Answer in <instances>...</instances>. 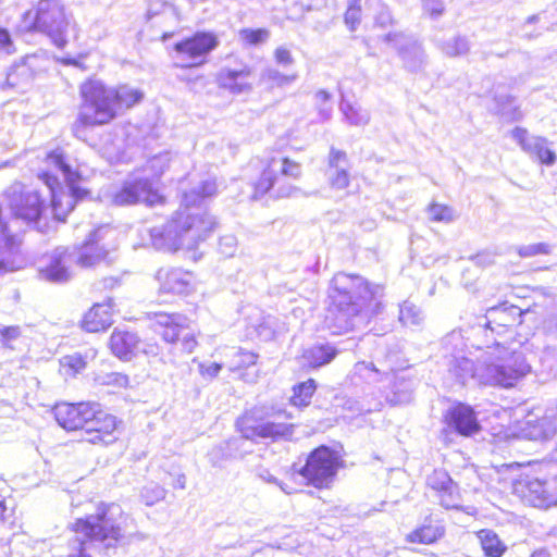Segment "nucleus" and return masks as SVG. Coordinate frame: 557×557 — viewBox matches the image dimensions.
Listing matches in <instances>:
<instances>
[{
	"label": "nucleus",
	"mask_w": 557,
	"mask_h": 557,
	"mask_svg": "<svg viewBox=\"0 0 557 557\" xmlns=\"http://www.w3.org/2000/svg\"><path fill=\"white\" fill-rule=\"evenodd\" d=\"M519 436L541 443L555 441L554 458L557 460V414L553 410L537 408L529 412L519 428Z\"/></svg>",
	"instance_id": "11"
},
{
	"label": "nucleus",
	"mask_w": 557,
	"mask_h": 557,
	"mask_svg": "<svg viewBox=\"0 0 557 557\" xmlns=\"http://www.w3.org/2000/svg\"><path fill=\"white\" fill-rule=\"evenodd\" d=\"M25 32L46 34L52 42L63 48L67 44L70 16L61 0H38L22 16Z\"/></svg>",
	"instance_id": "5"
},
{
	"label": "nucleus",
	"mask_w": 557,
	"mask_h": 557,
	"mask_svg": "<svg viewBox=\"0 0 557 557\" xmlns=\"http://www.w3.org/2000/svg\"><path fill=\"white\" fill-rule=\"evenodd\" d=\"M174 487L184 490L186 487V476L185 474H178L174 482Z\"/></svg>",
	"instance_id": "58"
},
{
	"label": "nucleus",
	"mask_w": 557,
	"mask_h": 557,
	"mask_svg": "<svg viewBox=\"0 0 557 557\" xmlns=\"http://www.w3.org/2000/svg\"><path fill=\"white\" fill-rule=\"evenodd\" d=\"M42 162L47 166L60 170L65 176L67 190L64 189L59 177L50 171L44 170L37 175L50 191L49 207L53 218L64 222L76 205L89 197L90 191L81 185L83 176L78 171L71 169L69 157L62 148L48 151Z\"/></svg>",
	"instance_id": "2"
},
{
	"label": "nucleus",
	"mask_w": 557,
	"mask_h": 557,
	"mask_svg": "<svg viewBox=\"0 0 557 557\" xmlns=\"http://www.w3.org/2000/svg\"><path fill=\"white\" fill-rule=\"evenodd\" d=\"M347 161V154L345 151L332 148L329 154V165L331 168H338L341 163Z\"/></svg>",
	"instance_id": "45"
},
{
	"label": "nucleus",
	"mask_w": 557,
	"mask_h": 557,
	"mask_svg": "<svg viewBox=\"0 0 557 557\" xmlns=\"http://www.w3.org/2000/svg\"><path fill=\"white\" fill-rule=\"evenodd\" d=\"M107 381L103 383L106 384H116L117 386H126L128 383V379L125 375H122L120 373H112L107 376Z\"/></svg>",
	"instance_id": "52"
},
{
	"label": "nucleus",
	"mask_w": 557,
	"mask_h": 557,
	"mask_svg": "<svg viewBox=\"0 0 557 557\" xmlns=\"http://www.w3.org/2000/svg\"><path fill=\"white\" fill-rule=\"evenodd\" d=\"M165 490L158 484L150 483L143 487L140 496L147 506H152L165 497Z\"/></svg>",
	"instance_id": "37"
},
{
	"label": "nucleus",
	"mask_w": 557,
	"mask_h": 557,
	"mask_svg": "<svg viewBox=\"0 0 557 557\" xmlns=\"http://www.w3.org/2000/svg\"><path fill=\"white\" fill-rule=\"evenodd\" d=\"M515 492L528 504L536 508L557 505V476L539 479L524 475L516 481Z\"/></svg>",
	"instance_id": "10"
},
{
	"label": "nucleus",
	"mask_w": 557,
	"mask_h": 557,
	"mask_svg": "<svg viewBox=\"0 0 557 557\" xmlns=\"http://www.w3.org/2000/svg\"><path fill=\"white\" fill-rule=\"evenodd\" d=\"M116 284H117L116 278H106V280L99 282V284L95 285V290L98 293H101L104 289L113 288Z\"/></svg>",
	"instance_id": "54"
},
{
	"label": "nucleus",
	"mask_w": 557,
	"mask_h": 557,
	"mask_svg": "<svg viewBox=\"0 0 557 557\" xmlns=\"http://www.w3.org/2000/svg\"><path fill=\"white\" fill-rule=\"evenodd\" d=\"M274 59L278 64L289 65L293 63L290 51L285 47H278L274 51Z\"/></svg>",
	"instance_id": "46"
},
{
	"label": "nucleus",
	"mask_w": 557,
	"mask_h": 557,
	"mask_svg": "<svg viewBox=\"0 0 557 557\" xmlns=\"http://www.w3.org/2000/svg\"><path fill=\"white\" fill-rule=\"evenodd\" d=\"M113 201L119 206L139 203V178L125 182L114 194Z\"/></svg>",
	"instance_id": "28"
},
{
	"label": "nucleus",
	"mask_w": 557,
	"mask_h": 557,
	"mask_svg": "<svg viewBox=\"0 0 557 557\" xmlns=\"http://www.w3.org/2000/svg\"><path fill=\"white\" fill-rule=\"evenodd\" d=\"M448 425L459 434L470 436L480 431V424L473 409L470 406L458 404L447 411Z\"/></svg>",
	"instance_id": "21"
},
{
	"label": "nucleus",
	"mask_w": 557,
	"mask_h": 557,
	"mask_svg": "<svg viewBox=\"0 0 557 557\" xmlns=\"http://www.w3.org/2000/svg\"><path fill=\"white\" fill-rule=\"evenodd\" d=\"M506 356L497 362L488 364H474L470 359L457 360V368L460 369L459 376L479 377L484 384L511 387L516 382L531 371V366L524 355L519 350H505Z\"/></svg>",
	"instance_id": "3"
},
{
	"label": "nucleus",
	"mask_w": 557,
	"mask_h": 557,
	"mask_svg": "<svg viewBox=\"0 0 557 557\" xmlns=\"http://www.w3.org/2000/svg\"><path fill=\"white\" fill-rule=\"evenodd\" d=\"M323 95V98H327L326 92H321Z\"/></svg>",
	"instance_id": "63"
},
{
	"label": "nucleus",
	"mask_w": 557,
	"mask_h": 557,
	"mask_svg": "<svg viewBox=\"0 0 557 557\" xmlns=\"http://www.w3.org/2000/svg\"><path fill=\"white\" fill-rule=\"evenodd\" d=\"M399 350H387L385 352L384 362L377 361L380 368L374 362H357L355 364V374L369 380L370 382H377L376 376L382 374L384 380L388 382V391H381L382 396L386 401L397 405L408 403L411 396L412 383L406 380L403 375L395 373L396 360L398 359Z\"/></svg>",
	"instance_id": "6"
},
{
	"label": "nucleus",
	"mask_w": 557,
	"mask_h": 557,
	"mask_svg": "<svg viewBox=\"0 0 557 557\" xmlns=\"http://www.w3.org/2000/svg\"><path fill=\"white\" fill-rule=\"evenodd\" d=\"M335 356L336 350H304L300 363L306 369H318L330 363Z\"/></svg>",
	"instance_id": "27"
},
{
	"label": "nucleus",
	"mask_w": 557,
	"mask_h": 557,
	"mask_svg": "<svg viewBox=\"0 0 557 557\" xmlns=\"http://www.w3.org/2000/svg\"><path fill=\"white\" fill-rule=\"evenodd\" d=\"M294 424L277 421L246 424L242 429L243 436L247 440L270 438L272 441H289L294 435Z\"/></svg>",
	"instance_id": "19"
},
{
	"label": "nucleus",
	"mask_w": 557,
	"mask_h": 557,
	"mask_svg": "<svg viewBox=\"0 0 557 557\" xmlns=\"http://www.w3.org/2000/svg\"><path fill=\"white\" fill-rule=\"evenodd\" d=\"M530 311L503 300L485 312V327L498 336L511 334L522 324L523 315Z\"/></svg>",
	"instance_id": "13"
},
{
	"label": "nucleus",
	"mask_w": 557,
	"mask_h": 557,
	"mask_svg": "<svg viewBox=\"0 0 557 557\" xmlns=\"http://www.w3.org/2000/svg\"><path fill=\"white\" fill-rule=\"evenodd\" d=\"M362 20L360 3H350L344 13V23L350 32L357 30Z\"/></svg>",
	"instance_id": "38"
},
{
	"label": "nucleus",
	"mask_w": 557,
	"mask_h": 557,
	"mask_svg": "<svg viewBox=\"0 0 557 557\" xmlns=\"http://www.w3.org/2000/svg\"><path fill=\"white\" fill-rule=\"evenodd\" d=\"M220 370H221V364L220 363H215V362H213V363H211L209 366H205V364L200 366L201 374L202 375H207L209 377L216 376Z\"/></svg>",
	"instance_id": "53"
},
{
	"label": "nucleus",
	"mask_w": 557,
	"mask_h": 557,
	"mask_svg": "<svg viewBox=\"0 0 557 557\" xmlns=\"http://www.w3.org/2000/svg\"><path fill=\"white\" fill-rule=\"evenodd\" d=\"M360 0H352V3H359Z\"/></svg>",
	"instance_id": "64"
},
{
	"label": "nucleus",
	"mask_w": 557,
	"mask_h": 557,
	"mask_svg": "<svg viewBox=\"0 0 557 557\" xmlns=\"http://www.w3.org/2000/svg\"><path fill=\"white\" fill-rule=\"evenodd\" d=\"M48 276L54 281H63L69 277V273L65 268L51 265L48 269Z\"/></svg>",
	"instance_id": "49"
},
{
	"label": "nucleus",
	"mask_w": 557,
	"mask_h": 557,
	"mask_svg": "<svg viewBox=\"0 0 557 557\" xmlns=\"http://www.w3.org/2000/svg\"><path fill=\"white\" fill-rule=\"evenodd\" d=\"M5 510H7V508L4 506V503L2 500H0V520H4Z\"/></svg>",
	"instance_id": "61"
},
{
	"label": "nucleus",
	"mask_w": 557,
	"mask_h": 557,
	"mask_svg": "<svg viewBox=\"0 0 557 557\" xmlns=\"http://www.w3.org/2000/svg\"><path fill=\"white\" fill-rule=\"evenodd\" d=\"M139 343V337L128 327H116L111 336L110 348H133Z\"/></svg>",
	"instance_id": "29"
},
{
	"label": "nucleus",
	"mask_w": 557,
	"mask_h": 557,
	"mask_svg": "<svg viewBox=\"0 0 557 557\" xmlns=\"http://www.w3.org/2000/svg\"><path fill=\"white\" fill-rule=\"evenodd\" d=\"M271 548L265 547L258 550H255L250 557H272L271 556Z\"/></svg>",
	"instance_id": "57"
},
{
	"label": "nucleus",
	"mask_w": 557,
	"mask_h": 557,
	"mask_svg": "<svg viewBox=\"0 0 557 557\" xmlns=\"http://www.w3.org/2000/svg\"><path fill=\"white\" fill-rule=\"evenodd\" d=\"M338 466L339 459L337 454L329 447L321 446L308 456L306 465L297 473L308 484L317 488H324L333 483Z\"/></svg>",
	"instance_id": "8"
},
{
	"label": "nucleus",
	"mask_w": 557,
	"mask_h": 557,
	"mask_svg": "<svg viewBox=\"0 0 557 557\" xmlns=\"http://www.w3.org/2000/svg\"><path fill=\"white\" fill-rule=\"evenodd\" d=\"M531 557H549V554L544 550V549H541V550H536L534 552Z\"/></svg>",
	"instance_id": "60"
},
{
	"label": "nucleus",
	"mask_w": 557,
	"mask_h": 557,
	"mask_svg": "<svg viewBox=\"0 0 557 557\" xmlns=\"http://www.w3.org/2000/svg\"><path fill=\"white\" fill-rule=\"evenodd\" d=\"M237 356L240 358V361L237 363V367L252 364L256 362L257 358V356L251 350H238Z\"/></svg>",
	"instance_id": "51"
},
{
	"label": "nucleus",
	"mask_w": 557,
	"mask_h": 557,
	"mask_svg": "<svg viewBox=\"0 0 557 557\" xmlns=\"http://www.w3.org/2000/svg\"><path fill=\"white\" fill-rule=\"evenodd\" d=\"M95 410H97V403H62L55 405L53 413L61 428L67 431H74L86 429L87 422L95 417Z\"/></svg>",
	"instance_id": "15"
},
{
	"label": "nucleus",
	"mask_w": 557,
	"mask_h": 557,
	"mask_svg": "<svg viewBox=\"0 0 557 557\" xmlns=\"http://www.w3.org/2000/svg\"><path fill=\"white\" fill-rule=\"evenodd\" d=\"M251 69L243 63L239 69H223L218 73L216 79L223 89L232 92H242L250 88L249 78L251 76Z\"/></svg>",
	"instance_id": "22"
},
{
	"label": "nucleus",
	"mask_w": 557,
	"mask_h": 557,
	"mask_svg": "<svg viewBox=\"0 0 557 557\" xmlns=\"http://www.w3.org/2000/svg\"><path fill=\"white\" fill-rule=\"evenodd\" d=\"M0 336L4 344L10 343L22 337V332L18 326H7L0 330Z\"/></svg>",
	"instance_id": "43"
},
{
	"label": "nucleus",
	"mask_w": 557,
	"mask_h": 557,
	"mask_svg": "<svg viewBox=\"0 0 557 557\" xmlns=\"http://www.w3.org/2000/svg\"><path fill=\"white\" fill-rule=\"evenodd\" d=\"M106 258V251L96 242H86L78 247L77 263L82 268H91Z\"/></svg>",
	"instance_id": "23"
},
{
	"label": "nucleus",
	"mask_w": 557,
	"mask_h": 557,
	"mask_svg": "<svg viewBox=\"0 0 557 557\" xmlns=\"http://www.w3.org/2000/svg\"><path fill=\"white\" fill-rule=\"evenodd\" d=\"M476 535L487 557H502L507 550V546L493 530L484 529L479 531Z\"/></svg>",
	"instance_id": "24"
},
{
	"label": "nucleus",
	"mask_w": 557,
	"mask_h": 557,
	"mask_svg": "<svg viewBox=\"0 0 557 557\" xmlns=\"http://www.w3.org/2000/svg\"><path fill=\"white\" fill-rule=\"evenodd\" d=\"M300 174V163L289 157L267 158L250 183L251 199L259 200L267 195L274 198L289 196L295 189L292 181L299 178Z\"/></svg>",
	"instance_id": "4"
},
{
	"label": "nucleus",
	"mask_w": 557,
	"mask_h": 557,
	"mask_svg": "<svg viewBox=\"0 0 557 557\" xmlns=\"http://www.w3.org/2000/svg\"><path fill=\"white\" fill-rule=\"evenodd\" d=\"M25 66L24 65H14L11 67L10 72L8 73L7 81L10 85H15L17 83V76L25 75Z\"/></svg>",
	"instance_id": "50"
},
{
	"label": "nucleus",
	"mask_w": 557,
	"mask_h": 557,
	"mask_svg": "<svg viewBox=\"0 0 557 557\" xmlns=\"http://www.w3.org/2000/svg\"><path fill=\"white\" fill-rule=\"evenodd\" d=\"M115 307L113 298L109 297L102 302L94 304L84 314L81 326L89 333L106 331L113 322L112 315Z\"/></svg>",
	"instance_id": "20"
},
{
	"label": "nucleus",
	"mask_w": 557,
	"mask_h": 557,
	"mask_svg": "<svg viewBox=\"0 0 557 557\" xmlns=\"http://www.w3.org/2000/svg\"><path fill=\"white\" fill-rule=\"evenodd\" d=\"M184 330L176 324H164L160 332L166 344H175Z\"/></svg>",
	"instance_id": "39"
},
{
	"label": "nucleus",
	"mask_w": 557,
	"mask_h": 557,
	"mask_svg": "<svg viewBox=\"0 0 557 557\" xmlns=\"http://www.w3.org/2000/svg\"><path fill=\"white\" fill-rule=\"evenodd\" d=\"M317 385L314 380L309 379L294 387V394L290 401L296 407H306L310 404V400L315 392Z\"/></svg>",
	"instance_id": "31"
},
{
	"label": "nucleus",
	"mask_w": 557,
	"mask_h": 557,
	"mask_svg": "<svg viewBox=\"0 0 557 557\" xmlns=\"http://www.w3.org/2000/svg\"><path fill=\"white\" fill-rule=\"evenodd\" d=\"M420 309L410 302H404L399 309V321L404 325H417L421 322Z\"/></svg>",
	"instance_id": "36"
},
{
	"label": "nucleus",
	"mask_w": 557,
	"mask_h": 557,
	"mask_svg": "<svg viewBox=\"0 0 557 557\" xmlns=\"http://www.w3.org/2000/svg\"><path fill=\"white\" fill-rule=\"evenodd\" d=\"M115 356L122 361H131L134 357V350H113Z\"/></svg>",
	"instance_id": "56"
},
{
	"label": "nucleus",
	"mask_w": 557,
	"mask_h": 557,
	"mask_svg": "<svg viewBox=\"0 0 557 557\" xmlns=\"http://www.w3.org/2000/svg\"><path fill=\"white\" fill-rule=\"evenodd\" d=\"M426 485L436 493L440 504L446 509H458L460 493L457 484L444 470H434L426 479Z\"/></svg>",
	"instance_id": "17"
},
{
	"label": "nucleus",
	"mask_w": 557,
	"mask_h": 557,
	"mask_svg": "<svg viewBox=\"0 0 557 557\" xmlns=\"http://www.w3.org/2000/svg\"><path fill=\"white\" fill-rule=\"evenodd\" d=\"M512 137L521 146L524 151L531 149L534 137L530 136L529 132L523 127H516L512 131Z\"/></svg>",
	"instance_id": "40"
},
{
	"label": "nucleus",
	"mask_w": 557,
	"mask_h": 557,
	"mask_svg": "<svg viewBox=\"0 0 557 557\" xmlns=\"http://www.w3.org/2000/svg\"><path fill=\"white\" fill-rule=\"evenodd\" d=\"M81 103L72 125L75 135L87 128L106 126L113 123L121 112L139 104L144 92L129 84L109 86L102 79L90 76L78 87Z\"/></svg>",
	"instance_id": "1"
},
{
	"label": "nucleus",
	"mask_w": 557,
	"mask_h": 557,
	"mask_svg": "<svg viewBox=\"0 0 557 557\" xmlns=\"http://www.w3.org/2000/svg\"><path fill=\"white\" fill-rule=\"evenodd\" d=\"M219 44L218 35L209 30H197L182 38L173 45V51L184 62L175 63L174 66L181 70L203 66Z\"/></svg>",
	"instance_id": "7"
},
{
	"label": "nucleus",
	"mask_w": 557,
	"mask_h": 557,
	"mask_svg": "<svg viewBox=\"0 0 557 557\" xmlns=\"http://www.w3.org/2000/svg\"><path fill=\"white\" fill-rule=\"evenodd\" d=\"M86 425V432L91 436L87 438L92 444H110L115 441L113 432L116 430V419L114 416L104 412L100 404L97 403V410Z\"/></svg>",
	"instance_id": "18"
},
{
	"label": "nucleus",
	"mask_w": 557,
	"mask_h": 557,
	"mask_svg": "<svg viewBox=\"0 0 557 557\" xmlns=\"http://www.w3.org/2000/svg\"><path fill=\"white\" fill-rule=\"evenodd\" d=\"M549 246L547 244H534L520 250L521 256L547 255Z\"/></svg>",
	"instance_id": "44"
},
{
	"label": "nucleus",
	"mask_w": 557,
	"mask_h": 557,
	"mask_svg": "<svg viewBox=\"0 0 557 557\" xmlns=\"http://www.w3.org/2000/svg\"><path fill=\"white\" fill-rule=\"evenodd\" d=\"M18 185L21 189L13 193L10 200L12 215L27 223L39 221L46 210V198L39 189L26 188L22 183Z\"/></svg>",
	"instance_id": "14"
},
{
	"label": "nucleus",
	"mask_w": 557,
	"mask_h": 557,
	"mask_svg": "<svg viewBox=\"0 0 557 557\" xmlns=\"http://www.w3.org/2000/svg\"><path fill=\"white\" fill-rule=\"evenodd\" d=\"M446 337H458V338H462V330L461 329H455L453 331H450Z\"/></svg>",
	"instance_id": "59"
},
{
	"label": "nucleus",
	"mask_w": 557,
	"mask_h": 557,
	"mask_svg": "<svg viewBox=\"0 0 557 557\" xmlns=\"http://www.w3.org/2000/svg\"><path fill=\"white\" fill-rule=\"evenodd\" d=\"M61 369L65 374L74 375L85 369L86 361L81 354L74 352L60 359Z\"/></svg>",
	"instance_id": "35"
},
{
	"label": "nucleus",
	"mask_w": 557,
	"mask_h": 557,
	"mask_svg": "<svg viewBox=\"0 0 557 557\" xmlns=\"http://www.w3.org/2000/svg\"><path fill=\"white\" fill-rule=\"evenodd\" d=\"M218 193L216 183L213 180L201 182L196 188L183 196H189L194 201L201 203L202 200L215 196Z\"/></svg>",
	"instance_id": "34"
},
{
	"label": "nucleus",
	"mask_w": 557,
	"mask_h": 557,
	"mask_svg": "<svg viewBox=\"0 0 557 557\" xmlns=\"http://www.w3.org/2000/svg\"><path fill=\"white\" fill-rule=\"evenodd\" d=\"M426 211L432 222L449 223L455 219V210L445 203L431 202Z\"/></svg>",
	"instance_id": "33"
},
{
	"label": "nucleus",
	"mask_w": 557,
	"mask_h": 557,
	"mask_svg": "<svg viewBox=\"0 0 557 557\" xmlns=\"http://www.w3.org/2000/svg\"><path fill=\"white\" fill-rule=\"evenodd\" d=\"M527 152L534 156L536 160L544 165H552L556 161V154L549 148L547 139L544 137H534L531 149Z\"/></svg>",
	"instance_id": "30"
},
{
	"label": "nucleus",
	"mask_w": 557,
	"mask_h": 557,
	"mask_svg": "<svg viewBox=\"0 0 557 557\" xmlns=\"http://www.w3.org/2000/svg\"><path fill=\"white\" fill-rule=\"evenodd\" d=\"M170 225L181 235L190 231L209 230L212 221L202 203L194 201L189 196H183L180 208L171 216Z\"/></svg>",
	"instance_id": "12"
},
{
	"label": "nucleus",
	"mask_w": 557,
	"mask_h": 557,
	"mask_svg": "<svg viewBox=\"0 0 557 557\" xmlns=\"http://www.w3.org/2000/svg\"><path fill=\"white\" fill-rule=\"evenodd\" d=\"M358 283L364 289L371 292V286L357 274H341L333 280V285L329 295L330 302L327 310L333 315L343 314L347 318L359 314L360 309L355 301L350 285Z\"/></svg>",
	"instance_id": "9"
},
{
	"label": "nucleus",
	"mask_w": 557,
	"mask_h": 557,
	"mask_svg": "<svg viewBox=\"0 0 557 557\" xmlns=\"http://www.w3.org/2000/svg\"><path fill=\"white\" fill-rule=\"evenodd\" d=\"M151 166L156 169V174L161 175L168 168V161L160 158H153L151 160Z\"/></svg>",
	"instance_id": "55"
},
{
	"label": "nucleus",
	"mask_w": 557,
	"mask_h": 557,
	"mask_svg": "<svg viewBox=\"0 0 557 557\" xmlns=\"http://www.w3.org/2000/svg\"><path fill=\"white\" fill-rule=\"evenodd\" d=\"M350 175L346 170H337L330 178V184L335 189H344L349 186Z\"/></svg>",
	"instance_id": "41"
},
{
	"label": "nucleus",
	"mask_w": 557,
	"mask_h": 557,
	"mask_svg": "<svg viewBox=\"0 0 557 557\" xmlns=\"http://www.w3.org/2000/svg\"><path fill=\"white\" fill-rule=\"evenodd\" d=\"M0 49L7 52L13 51V41L7 28L0 26Z\"/></svg>",
	"instance_id": "48"
},
{
	"label": "nucleus",
	"mask_w": 557,
	"mask_h": 557,
	"mask_svg": "<svg viewBox=\"0 0 557 557\" xmlns=\"http://www.w3.org/2000/svg\"><path fill=\"white\" fill-rule=\"evenodd\" d=\"M259 478L264 482L276 484L285 494H293L294 491L289 488L285 483L278 481L274 475H272L268 470H262L259 473Z\"/></svg>",
	"instance_id": "42"
},
{
	"label": "nucleus",
	"mask_w": 557,
	"mask_h": 557,
	"mask_svg": "<svg viewBox=\"0 0 557 557\" xmlns=\"http://www.w3.org/2000/svg\"><path fill=\"white\" fill-rule=\"evenodd\" d=\"M239 39L244 45L258 46L265 42L270 37V30L261 28H243L238 32Z\"/></svg>",
	"instance_id": "32"
},
{
	"label": "nucleus",
	"mask_w": 557,
	"mask_h": 557,
	"mask_svg": "<svg viewBox=\"0 0 557 557\" xmlns=\"http://www.w3.org/2000/svg\"><path fill=\"white\" fill-rule=\"evenodd\" d=\"M156 278L161 295L186 296L195 288V277L190 271L162 268L158 270Z\"/></svg>",
	"instance_id": "16"
},
{
	"label": "nucleus",
	"mask_w": 557,
	"mask_h": 557,
	"mask_svg": "<svg viewBox=\"0 0 557 557\" xmlns=\"http://www.w3.org/2000/svg\"><path fill=\"white\" fill-rule=\"evenodd\" d=\"M166 196L162 194L148 178H139V203L147 207L164 206Z\"/></svg>",
	"instance_id": "26"
},
{
	"label": "nucleus",
	"mask_w": 557,
	"mask_h": 557,
	"mask_svg": "<svg viewBox=\"0 0 557 557\" xmlns=\"http://www.w3.org/2000/svg\"><path fill=\"white\" fill-rule=\"evenodd\" d=\"M172 35H173L172 33H164V34H162L161 39H162V40H166V39H169L170 37H172Z\"/></svg>",
	"instance_id": "62"
},
{
	"label": "nucleus",
	"mask_w": 557,
	"mask_h": 557,
	"mask_svg": "<svg viewBox=\"0 0 557 557\" xmlns=\"http://www.w3.org/2000/svg\"><path fill=\"white\" fill-rule=\"evenodd\" d=\"M445 533V528L441 523H429L416 529L407 535V541L419 544H432L441 539Z\"/></svg>",
	"instance_id": "25"
},
{
	"label": "nucleus",
	"mask_w": 557,
	"mask_h": 557,
	"mask_svg": "<svg viewBox=\"0 0 557 557\" xmlns=\"http://www.w3.org/2000/svg\"><path fill=\"white\" fill-rule=\"evenodd\" d=\"M424 11L429 17L436 18L444 13L445 7L440 1H431L425 5Z\"/></svg>",
	"instance_id": "47"
}]
</instances>
